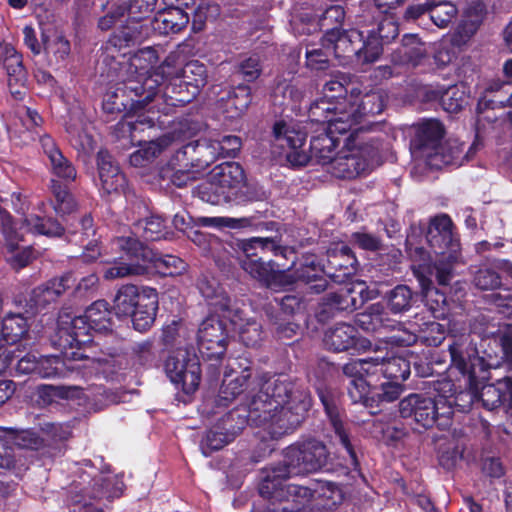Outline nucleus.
I'll return each mask as SVG.
<instances>
[{"instance_id":"1","label":"nucleus","mask_w":512,"mask_h":512,"mask_svg":"<svg viewBox=\"0 0 512 512\" xmlns=\"http://www.w3.org/2000/svg\"><path fill=\"white\" fill-rule=\"evenodd\" d=\"M246 415L238 414L237 426L230 424L235 413L223 419L220 427L210 430L201 442L204 456L230 443L245 423L263 426L272 438H278L294 430L302 421L303 414L310 406V400L303 392L294 391V385L279 378L262 379L253 382L249 396H245Z\"/></svg>"},{"instance_id":"2","label":"nucleus","mask_w":512,"mask_h":512,"mask_svg":"<svg viewBox=\"0 0 512 512\" xmlns=\"http://www.w3.org/2000/svg\"><path fill=\"white\" fill-rule=\"evenodd\" d=\"M427 242L432 248L437 259L433 264L426 261V252L423 248L415 247L414 252L410 247V254L422 261L414 264V275L419 281L426 306L435 318H445L448 313L445 295L432 287L431 277L435 275L440 285H447L453 276V267L460 259V244L452 232V221L447 215L435 217L429 224ZM407 245L412 246L410 237Z\"/></svg>"},{"instance_id":"3","label":"nucleus","mask_w":512,"mask_h":512,"mask_svg":"<svg viewBox=\"0 0 512 512\" xmlns=\"http://www.w3.org/2000/svg\"><path fill=\"white\" fill-rule=\"evenodd\" d=\"M158 77V74L154 78L140 73L136 79H129L115 92L105 95L103 109L107 113L125 111V123L131 130H136L138 126H155L160 113L166 115L171 110L169 104L159 107L166 100L156 91L159 87Z\"/></svg>"},{"instance_id":"4","label":"nucleus","mask_w":512,"mask_h":512,"mask_svg":"<svg viewBox=\"0 0 512 512\" xmlns=\"http://www.w3.org/2000/svg\"><path fill=\"white\" fill-rule=\"evenodd\" d=\"M115 248L122 252L119 260H114L104 271L106 280L141 276L155 269L163 275H180L186 271V263L174 255H160L134 237H119Z\"/></svg>"},{"instance_id":"5","label":"nucleus","mask_w":512,"mask_h":512,"mask_svg":"<svg viewBox=\"0 0 512 512\" xmlns=\"http://www.w3.org/2000/svg\"><path fill=\"white\" fill-rule=\"evenodd\" d=\"M443 135L444 128L438 120L429 119L420 123L410 145L413 158L432 169L448 165L460 166L469 159L473 146L464 153L463 144L456 140L442 143Z\"/></svg>"},{"instance_id":"6","label":"nucleus","mask_w":512,"mask_h":512,"mask_svg":"<svg viewBox=\"0 0 512 512\" xmlns=\"http://www.w3.org/2000/svg\"><path fill=\"white\" fill-rule=\"evenodd\" d=\"M328 453L325 445L317 440H309L286 450L284 468H276L267 475L260 492L272 498L281 499L284 487L281 480L293 475L310 473L324 467Z\"/></svg>"},{"instance_id":"7","label":"nucleus","mask_w":512,"mask_h":512,"mask_svg":"<svg viewBox=\"0 0 512 512\" xmlns=\"http://www.w3.org/2000/svg\"><path fill=\"white\" fill-rule=\"evenodd\" d=\"M11 202L15 210L24 215L22 226L19 230L14 228L3 237L7 248V261L12 267L20 269L28 265L30 261L35 258L34 251L31 247L19 246L20 242L23 241L24 231L48 237H58L62 235L64 230L58 222L51 219H44L37 213L31 212L25 214L26 201L21 193H12Z\"/></svg>"},{"instance_id":"8","label":"nucleus","mask_w":512,"mask_h":512,"mask_svg":"<svg viewBox=\"0 0 512 512\" xmlns=\"http://www.w3.org/2000/svg\"><path fill=\"white\" fill-rule=\"evenodd\" d=\"M347 78L343 74L333 75L322 88V96L311 104L309 118L311 122H329L331 131L346 133L356 116L348 112L346 93Z\"/></svg>"},{"instance_id":"9","label":"nucleus","mask_w":512,"mask_h":512,"mask_svg":"<svg viewBox=\"0 0 512 512\" xmlns=\"http://www.w3.org/2000/svg\"><path fill=\"white\" fill-rule=\"evenodd\" d=\"M452 383L444 381L435 388L437 394H411L401 400L399 410L402 417H413L415 422L423 428H431L435 423L439 427L449 424L452 416V399L440 393V391H452Z\"/></svg>"},{"instance_id":"10","label":"nucleus","mask_w":512,"mask_h":512,"mask_svg":"<svg viewBox=\"0 0 512 512\" xmlns=\"http://www.w3.org/2000/svg\"><path fill=\"white\" fill-rule=\"evenodd\" d=\"M240 247L243 253L239 258L242 269L267 287L275 289L291 285L300 277L293 275L289 270H276L272 262L261 260L259 251L264 252L277 248V243L274 239L254 237L243 241Z\"/></svg>"},{"instance_id":"11","label":"nucleus","mask_w":512,"mask_h":512,"mask_svg":"<svg viewBox=\"0 0 512 512\" xmlns=\"http://www.w3.org/2000/svg\"><path fill=\"white\" fill-rule=\"evenodd\" d=\"M453 364L463 374L468 376L470 393L468 394L470 402L476 398H480L483 405L492 410L499 404L505 403L512 410V380L509 378L502 379L496 384L484 385L478 394L475 386L478 370H484V361L476 355H468V359L462 355L457 347L450 348Z\"/></svg>"},{"instance_id":"12","label":"nucleus","mask_w":512,"mask_h":512,"mask_svg":"<svg viewBox=\"0 0 512 512\" xmlns=\"http://www.w3.org/2000/svg\"><path fill=\"white\" fill-rule=\"evenodd\" d=\"M246 186L243 168L236 162H224L215 166L208 179L201 183L195 193L207 203L219 205L238 199Z\"/></svg>"},{"instance_id":"13","label":"nucleus","mask_w":512,"mask_h":512,"mask_svg":"<svg viewBox=\"0 0 512 512\" xmlns=\"http://www.w3.org/2000/svg\"><path fill=\"white\" fill-rule=\"evenodd\" d=\"M376 355L366 359H357L343 366L347 377L365 376L375 379L378 373L391 380H406L410 375V364L403 356L393 350H375Z\"/></svg>"},{"instance_id":"14","label":"nucleus","mask_w":512,"mask_h":512,"mask_svg":"<svg viewBox=\"0 0 512 512\" xmlns=\"http://www.w3.org/2000/svg\"><path fill=\"white\" fill-rule=\"evenodd\" d=\"M350 133L343 149L338 152L329 171L338 178H355L368 172L373 166V158L377 155L371 145L364 142L365 137Z\"/></svg>"},{"instance_id":"15","label":"nucleus","mask_w":512,"mask_h":512,"mask_svg":"<svg viewBox=\"0 0 512 512\" xmlns=\"http://www.w3.org/2000/svg\"><path fill=\"white\" fill-rule=\"evenodd\" d=\"M105 362L90 358L78 351L63 352V356H45L38 359L36 374L42 378L65 377L77 372L90 377L104 372Z\"/></svg>"},{"instance_id":"16","label":"nucleus","mask_w":512,"mask_h":512,"mask_svg":"<svg viewBox=\"0 0 512 512\" xmlns=\"http://www.w3.org/2000/svg\"><path fill=\"white\" fill-rule=\"evenodd\" d=\"M167 376L186 395L194 394L201 381V369L197 355L187 349H178L165 363Z\"/></svg>"},{"instance_id":"17","label":"nucleus","mask_w":512,"mask_h":512,"mask_svg":"<svg viewBox=\"0 0 512 512\" xmlns=\"http://www.w3.org/2000/svg\"><path fill=\"white\" fill-rule=\"evenodd\" d=\"M348 395L353 403L392 402L401 395L402 386L395 381H386L378 386L376 381L365 376L349 377Z\"/></svg>"},{"instance_id":"18","label":"nucleus","mask_w":512,"mask_h":512,"mask_svg":"<svg viewBox=\"0 0 512 512\" xmlns=\"http://www.w3.org/2000/svg\"><path fill=\"white\" fill-rule=\"evenodd\" d=\"M90 325L84 315L74 316L70 312H62L58 318V345L60 348H68L80 352V347L91 342Z\"/></svg>"},{"instance_id":"19","label":"nucleus","mask_w":512,"mask_h":512,"mask_svg":"<svg viewBox=\"0 0 512 512\" xmlns=\"http://www.w3.org/2000/svg\"><path fill=\"white\" fill-rule=\"evenodd\" d=\"M226 323L218 316L211 315L200 324L197 342L199 352L206 358H219L227 346Z\"/></svg>"},{"instance_id":"20","label":"nucleus","mask_w":512,"mask_h":512,"mask_svg":"<svg viewBox=\"0 0 512 512\" xmlns=\"http://www.w3.org/2000/svg\"><path fill=\"white\" fill-rule=\"evenodd\" d=\"M156 74L159 75V86H161L164 81L182 79L185 86L192 87V96L198 94L200 88L205 86L207 82L206 68L198 61H190L181 69H175L169 61H165L156 71L149 74V77L156 78Z\"/></svg>"},{"instance_id":"21","label":"nucleus","mask_w":512,"mask_h":512,"mask_svg":"<svg viewBox=\"0 0 512 512\" xmlns=\"http://www.w3.org/2000/svg\"><path fill=\"white\" fill-rule=\"evenodd\" d=\"M384 109V97L380 92H369L362 96H351L348 102L349 114L353 112L356 116L354 123H351L346 133L360 135L365 132L370 124L368 118L380 114Z\"/></svg>"},{"instance_id":"22","label":"nucleus","mask_w":512,"mask_h":512,"mask_svg":"<svg viewBox=\"0 0 512 512\" xmlns=\"http://www.w3.org/2000/svg\"><path fill=\"white\" fill-rule=\"evenodd\" d=\"M323 342L327 349L342 352L349 349L367 351L371 349V342L358 337L356 328L346 323H339L330 327L324 335Z\"/></svg>"},{"instance_id":"23","label":"nucleus","mask_w":512,"mask_h":512,"mask_svg":"<svg viewBox=\"0 0 512 512\" xmlns=\"http://www.w3.org/2000/svg\"><path fill=\"white\" fill-rule=\"evenodd\" d=\"M110 479L103 475L92 477L91 473L84 471L79 475V480H74L71 486V492H75L76 498L73 500L75 503H83V506L88 507L86 497L90 499H100L102 497H116L119 495L116 490H109L108 484Z\"/></svg>"},{"instance_id":"24","label":"nucleus","mask_w":512,"mask_h":512,"mask_svg":"<svg viewBox=\"0 0 512 512\" xmlns=\"http://www.w3.org/2000/svg\"><path fill=\"white\" fill-rule=\"evenodd\" d=\"M273 131L280 145L282 147L287 146L292 150L287 155L288 159L298 165H305L308 161V156L306 153L298 150L303 146L306 134L300 129L299 125L293 121L281 120L275 123Z\"/></svg>"},{"instance_id":"25","label":"nucleus","mask_w":512,"mask_h":512,"mask_svg":"<svg viewBox=\"0 0 512 512\" xmlns=\"http://www.w3.org/2000/svg\"><path fill=\"white\" fill-rule=\"evenodd\" d=\"M0 65H3L7 73L11 94L16 98H21L23 92L18 88H24L27 74L22 63V56L9 43H0Z\"/></svg>"},{"instance_id":"26","label":"nucleus","mask_w":512,"mask_h":512,"mask_svg":"<svg viewBox=\"0 0 512 512\" xmlns=\"http://www.w3.org/2000/svg\"><path fill=\"white\" fill-rule=\"evenodd\" d=\"M322 132L311 138L310 159L321 165H330L336 155L335 148L338 145L336 135H344L338 131L329 129V122H316Z\"/></svg>"},{"instance_id":"27","label":"nucleus","mask_w":512,"mask_h":512,"mask_svg":"<svg viewBox=\"0 0 512 512\" xmlns=\"http://www.w3.org/2000/svg\"><path fill=\"white\" fill-rule=\"evenodd\" d=\"M362 40L363 33L356 29L341 32L338 27H332L331 30L326 32L322 45H327V50L334 53L336 57L350 53L357 56L359 48L355 46L362 43Z\"/></svg>"},{"instance_id":"28","label":"nucleus","mask_w":512,"mask_h":512,"mask_svg":"<svg viewBox=\"0 0 512 512\" xmlns=\"http://www.w3.org/2000/svg\"><path fill=\"white\" fill-rule=\"evenodd\" d=\"M98 174L103 193H119L124 190L125 176L114 164L111 155L106 151H100L97 155Z\"/></svg>"},{"instance_id":"29","label":"nucleus","mask_w":512,"mask_h":512,"mask_svg":"<svg viewBox=\"0 0 512 512\" xmlns=\"http://www.w3.org/2000/svg\"><path fill=\"white\" fill-rule=\"evenodd\" d=\"M158 310V293L151 287H143L140 303L133 313L129 314L133 327L138 331L148 330L154 323Z\"/></svg>"},{"instance_id":"30","label":"nucleus","mask_w":512,"mask_h":512,"mask_svg":"<svg viewBox=\"0 0 512 512\" xmlns=\"http://www.w3.org/2000/svg\"><path fill=\"white\" fill-rule=\"evenodd\" d=\"M40 143L44 154L49 160L52 174L63 180H74L76 178V170L57 147L54 140L49 135H43L40 137Z\"/></svg>"},{"instance_id":"31","label":"nucleus","mask_w":512,"mask_h":512,"mask_svg":"<svg viewBox=\"0 0 512 512\" xmlns=\"http://www.w3.org/2000/svg\"><path fill=\"white\" fill-rule=\"evenodd\" d=\"M198 289L202 296L208 300L215 313H221L224 318L234 310L231 309V300L222 286L214 278L203 277L198 282Z\"/></svg>"},{"instance_id":"32","label":"nucleus","mask_w":512,"mask_h":512,"mask_svg":"<svg viewBox=\"0 0 512 512\" xmlns=\"http://www.w3.org/2000/svg\"><path fill=\"white\" fill-rule=\"evenodd\" d=\"M74 281L72 273H65L61 277L54 278L45 285L35 288L32 292L31 300L36 307H43L55 301Z\"/></svg>"},{"instance_id":"33","label":"nucleus","mask_w":512,"mask_h":512,"mask_svg":"<svg viewBox=\"0 0 512 512\" xmlns=\"http://www.w3.org/2000/svg\"><path fill=\"white\" fill-rule=\"evenodd\" d=\"M18 122L14 123L12 135L22 143L27 144L35 139L37 129L41 126L43 119L36 110L29 107H21L18 112Z\"/></svg>"},{"instance_id":"34","label":"nucleus","mask_w":512,"mask_h":512,"mask_svg":"<svg viewBox=\"0 0 512 512\" xmlns=\"http://www.w3.org/2000/svg\"><path fill=\"white\" fill-rule=\"evenodd\" d=\"M189 22V16L179 7H169L159 12L152 21L153 29L161 34L178 33Z\"/></svg>"},{"instance_id":"35","label":"nucleus","mask_w":512,"mask_h":512,"mask_svg":"<svg viewBox=\"0 0 512 512\" xmlns=\"http://www.w3.org/2000/svg\"><path fill=\"white\" fill-rule=\"evenodd\" d=\"M230 323L238 329L241 341L250 347H254L262 340L261 324L253 318L244 317L241 310H234L230 315H227Z\"/></svg>"},{"instance_id":"36","label":"nucleus","mask_w":512,"mask_h":512,"mask_svg":"<svg viewBox=\"0 0 512 512\" xmlns=\"http://www.w3.org/2000/svg\"><path fill=\"white\" fill-rule=\"evenodd\" d=\"M143 295V287L133 284L122 285L113 300V310L118 317H127L135 311Z\"/></svg>"},{"instance_id":"37","label":"nucleus","mask_w":512,"mask_h":512,"mask_svg":"<svg viewBox=\"0 0 512 512\" xmlns=\"http://www.w3.org/2000/svg\"><path fill=\"white\" fill-rule=\"evenodd\" d=\"M197 147L208 156L205 164L209 165L216 157H234L241 148V140L237 136L227 135L220 140H212L209 144L198 143Z\"/></svg>"},{"instance_id":"38","label":"nucleus","mask_w":512,"mask_h":512,"mask_svg":"<svg viewBox=\"0 0 512 512\" xmlns=\"http://www.w3.org/2000/svg\"><path fill=\"white\" fill-rule=\"evenodd\" d=\"M69 233L74 237V239H70V241H75V243L85 245V250L82 255L85 261H94L99 257L100 250L96 242H88L85 244V241L95 234L93 229V220L89 215L83 216L79 220L77 228L71 230Z\"/></svg>"},{"instance_id":"39","label":"nucleus","mask_w":512,"mask_h":512,"mask_svg":"<svg viewBox=\"0 0 512 512\" xmlns=\"http://www.w3.org/2000/svg\"><path fill=\"white\" fill-rule=\"evenodd\" d=\"M173 137L164 135L163 137L140 144L139 148L130 155V163L135 167L145 166L155 157L162 153L166 148L172 145Z\"/></svg>"},{"instance_id":"40","label":"nucleus","mask_w":512,"mask_h":512,"mask_svg":"<svg viewBox=\"0 0 512 512\" xmlns=\"http://www.w3.org/2000/svg\"><path fill=\"white\" fill-rule=\"evenodd\" d=\"M250 378L249 369L245 367L241 373L234 378L232 374L225 373V377L219 392V402L227 406L237 397L241 396L244 390L249 386L247 384Z\"/></svg>"},{"instance_id":"41","label":"nucleus","mask_w":512,"mask_h":512,"mask_svg":"<svg viewBox=\"0 0 512 512\" xmlns=\"http://www.w3.org/2000/svg\"><path fill=\"white\" fill-rule=\"evenodd\" d=\"M355 322L367 332H376L381 328L393 327L380 303L372 304L365 312L357 314Z\"/></svg>"},{"instance_id":"42","label":"nucleus","mask_w":512,"mask_h":512,"mask_svg":"<svg viewBox=\"0 0 512 512\" xmlns=\"http://www.w3.org/2000/svg\"><path fill=\"white\" fill-rule=\"evenodd\" d=\"M356 262L351 249L346 245H340L328 252V267L326 273L333 278H339L341 275H336V270H344L342 276L351 274L353 265Z\"/></svg>"},{"instance_id":"43","label":"nucleus","mask_w":512,"mask_h":512,"mask_svg":"<svg viewBox=\"0 0 512 512\" xmlns=\"http://www.w3.org/2000/svg\"><path fill=\"white\" fill-rule=\"evenodd\" d=\"M322 403L324 405L327 417L329 418L330 424L334 429L335 435L339 438L340 443L346 449L352 465H357V458L353 446L349 440L348 433L344 427L342 419L340 418L338 408L329 403L326 399L321 397Z\"/></svg>"},{"instance_id":"44","label":"nucleus","mask_w":512,"mask_h":512,"mask_svg":"<svg viewBox=\"0 0 512 512\" xmlns=\"http://www.w3.org/2000/svg\"><path fill=\"white\" fill-rule=\"evenodd\" d=\"M110 314L108 303L97 300L86 309L84 316L93 327V331L105 332L111 327Z\"/></svg>"},{"instance_id":"45","label":"nucleus","mask_w":512,"mask_h":512,"mask_svg":"<svg viewBox=\"0 0 512 512\" xmlns=\"http://www.w3.org/2000/svg\"><path fill=\"white\" fill-rule=\"evenodd\" d=\"M28 331L27 320L21 314H9L2 320L3 341L14 344L19 341Z\"/></svg>"},{"instance_id":"46","label":"nucleus","mask_w":512,"mask_h":512,"mask_svg":"<svg viewBox=\"0 0 512 512\" xmlns=\"http://www.w3.org/2000/svg\"><path fill=\"white\" fill-rule=\"evenodd\" d=\"M510 265L506 261H495L491 266L483 265L474 276L476 287L488 290L495 289L500 285V276L495 269H509Z\"/></svg>"},{"instance_id":"47","label":"nucleus","mask_w":512,"mask_h":512,"mask_svg":"<svg viewBox=\"0 0 512 512\" xmlns=\"http://www.w3.org/2000/svg\"><path fill=\"white\" fill-rule=\"evenodd\" d=\"M42 42L47 54H53L57 61H63L70 53V43L57 31L43 32Z\"/></svg>"},{"instance_id":"48","label":"nucleus","mask_w":512,"mask_h":512,"mask_svg":"<svg viewBox=\"0 0 512 512\" xmlns=\"http://www.w3.org/2000/svg\"><path fill=\"white\" fill-rule=\"evenodd\" d=\"M386 299L392 313H404L412 307L413 292L407 285H397L387 294Z\"/></svg>"},{"instance_id":"49","label":"nucleus","mask_w":512,"mask_h":512,"mask_svg":"<svg viewBox=\"0 0 512 512\" xmlns=\"http://www.w3.org/2000/svg\"><path fill=\"white\" fill-rule=\"evenodd\" d=\"M6 441L19 448L38 450L42 446L44 439L30 430H8L6 431Z\"/></svg>"},{"instance_id":"50","label":"nucleus","mask_w":512,"mask_h":512,"mask_svg":"<svg viewBox=\"0 0 512 512\" xmlns=\"http://www.w3.org/2000/svg\"><path fill=\"white\" fill-rule=\"evenodd\" d=\"M401 53L405 56V62L418 65L421 60L426 56L427 50L425 45L415 35H406L403 39V46Z\"/></svg>"},{"instance_id":"51","label":"nucleus","mask_w":512,"mask_h":512,"mask_svg":"<svg viewBox=\"0 0 512 512\" xmlns=\"http://www.w3.org/2000/svg\"><path fill=\"white\" fill-rule=\"evenodd\" d=\"M383 41L377 37L376 32H370L367 40L363 42L362 46L357 51V57L362 63H373L378 60L382 53Z\"/></svg>"},{"instance_id":"52","label":"nucleus","mask_w":512,"mask_h":512,"mask_svg":"<svg viewBox=\"0 0 512 512\" xmlns=\"http://www.w3.org/2000/svg\"><path fill=\"white\" fill-rule=\"evenodd\" d=\"M164 228L163 220L158 216H152L137 222L135 225V233L138 234L142 231V237L146 240L155 241L164 237Z\"/></svg>"},{"instance_id":"53","label":"nucleus","mask_w":512,"mask_h":512,"mask_svg":"<svg viewBox=\"0 0 512 512\" xmlns=\"http://www.w3.org/2000/svg\"><path fill=\"white\" fill-rule=\"evenodd\" d=\"M457 11L456 6L451 2H433L430 9V18L436 26L445 28L456 16Z\"/></svg>"},{"instance_id":"54","label":"nucleus","mask_w":512,"mask_h":512,"mask_svg":"<svg viewBox=\"0 0 512 512\" xmlns=\"http://www.w3.org/2000/svg\"><path fill=\"white\" fill-rule=\"evenodd\" d=\"M52 191L55 196L54 209L57 214H69L76 208L74 198L59 183L52 182Z\"/></svg>"},{"instance_id":"55","label":"nucleus","mask_w":512,"mask_h":512,"mask_svg":"<svg viewBox=\"0 0 512 512\" xmlns=\"http://www.w3.org/2000/svg\"><path fill=\"white\" fill-rule=\"evenodd\" d=\"M157 0H130L129 4L123 3L120 6H126V12L133 21L145 19L154 10Z\"/></svg>"},{"instance_id":"56","label":"nucleus","mask_w":512,"mask_h":512,"mask_svg":"<svg viewBox=\"0 0 512 512\" xmlns=\"http://www.w3.org/2000/svg\"><path fill=\"white\" fill-rule=\"evenodd\" d=\"M66 130L70 135L71 144L76 149L84 153H90L91 151L94 150V139L86 131H80L78 128L72 125H68L66 127Z\"/></svg>"},{"instance_id":"57","label":"nucleus","mask_w":512,"mask_h":512,"mask_svg":"<svg viewBox=\"0 0 512 512\" xmlns=\"http://www.w3.org/2000/svg\"><path fill=\"white\" fill-rule=\"evenodd\" d=\"M322 48H312L306 50V65L311 70L322 71L328 67V57L331 54L330 50H327V45H323Z\"/></svg>"},{"instance_id":"58","label":"nucleus","mask_w":512,"mask_h":512,"mask_svg":"<svg viewBox=\"0 0 512 512\" xmlns=\"http://www.w3.org/2000/svg\"><path fill=\"white\" fill-rule=\"evenodd\" d=\"M42 437L44 440L63 441L71 435L70 426L60 423H44L41 427Z\"/></svg>"},{"instance_id":"59","label":"nucleus","mask_w":512,"mask_h":512,"mask_svg":"<svg viewBox=\"0 0 512 512\" xmlns=\"http://www.w3.org/2000/svg\"><path fill=\"white\" fill-rule=\"evenodd\" d=\"M466 97L457 87L449 88L442 96V105L450 113H456L466 105Z\"/></svg>"},{"instance_id":"60","label":"nucleus","mask_w":512,"mask_h":512,"mask_svg":"<svg viewBox=\"0 0 512 512\" xmlns=\"http://www.w3.org/2000/svg\"><path fill=\"white\" fill-rule=\"evenodd\" d=\"M14 358H17V362L15 364V370L19 374H29V373H36L37 363H38V357L34 353H27L23 357L12 356L9 360L5 358L3 360V365L10 366L12 365V362Z\"/></svg>"},{"instance_id":"61","label":"nucleus","mask_w":512,"mask_h":512,"mask_svg":"<svg viewBox=\"0 0 512 512\" xmlns=\"http://www.w3.org/2000/svg\"><path fill=\"white\" fill-rule=\"evenodd\" d=\"M285 489L287 490V501L291 499L296 503L295 506L291 507V510L299 509L301 505L313 497V491L308 487L289 484L285 486Z\"/></svg>"},{"instance_id":"62","label":"nucleus","mask_w":512,"mask_h":512,"mask_svg":"<svg viewBox=\"0 0 512 512\" xmlns=\"http://www.w3.org/2000/svg\"><path fill=\"white\" fill-rule=\"evenodd\" d=\"M239 71L247 81H254L261 72L260 58L258 55H252L239 64Z\"/></svg>"},{"instance_id":"63","label":"nucleus","mask_w":512,"mask_h":512,"mask_svg":"<svg viewBox=\"0 0 512 512\" xmlns=\"http://www.w3.org/2000/svg\"><path fill=\"white\" fill-rule=\"evenodd\" d=\"M399 33L398 25L391 16H386L378 26L377 37L387 43L395 39Z\"/></svg>"},{"instance_id":"64","label":"nucleus","mask_w":512,"mask_h":512,"mask_svg":"<svg viewBox=\"0 0 512 512\" xmlns=\"http://www.w3.org/2000/svg\"><path fill=\"white\" fill-rule=\"evenodd\" d=\"M345 12L344 9L339 6H331L324 12L322 18L320 19V24L322 28H326L329 31L330 25H335L337 27L340 25L344 19Z\"/></svg>"}]
</instances>
